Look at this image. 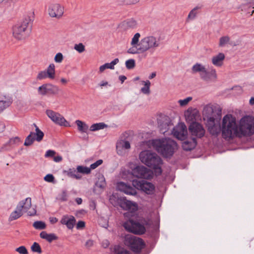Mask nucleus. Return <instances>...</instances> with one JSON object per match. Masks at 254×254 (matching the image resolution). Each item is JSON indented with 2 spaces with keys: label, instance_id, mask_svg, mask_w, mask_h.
<instances>
[{
  "label": "nucleus",
  "instance_id": "nucleus-34",
  "mask_svg": "<svg viewBox=\"0 0 254 254\" xmlns=\"http://www.w3.org/2000/svg\"><path fill=\"white\" fill-rule=\"evenodd\" d=\"M107 126L104 124V123H100L93 124L90 128V130L91 131H96L101 129H103L104 127H106Z\"/></svg>",
  "mask_w": 254,
  "mask_h": 254
},
{
  "label": "nucleus",
  "instance_id": "nucleus-14",
  "mask_svg": "<svg viewBox=\"0 0 254 254\" xmlns=\"http://www.w3.org/2000/svg\"><path fill=\"white\" fill-rule=\"evenodd\" d=\"M60 91V89L57 86L49 83L44 84L38 89L39 94L42 96L48 94L57 95Z\"/></svg>",
  "mask_w": 254,
  "mask_h": 254
},
{
  "label": "nucleus",
  "instance_id": "nucleus-64",
  "mask_svg": "<svg viewBox=\"0 0 254 254\" xmlns=\"http://www.w3.org/2000/svg\"><path fill=\"white\" fill-rule=\"evenodd\" d=\"M107 84H108V82H107V81H102L100 83V86L102 87V86H106Z\"/></svg>",
  "mask_w": 254,
  "mask_h": 254
},
{
  "label": "nucleus",
  "instance_id": "nucleus-31",
  "mask_svg": "<svg viewBox=\"0 0 254 254\" xmlns=\"http://www.w3.org/2000/svg\"><path fill=\"white\" fill-rule=\"evenodd\" d=\"M33 126L35 127L36 131V133H34L33 135L35 140L38 142H40L43 139L44 133L39 128L35 123L33 124Z\"/></svg>",
  "mask_w": 254,
  "mask_h": 254
},
{
  "label": "nucleus",
  "instance_id": "nucleus-49",
  "mask_svg": "<svg viewBox=\"0 0 254 254\" xmlns=\"http://www.w3.org/2000/svg\"><path fill=\"white\" fill-rule=\"evenodd\" d=\"M192 100V97H189L184 100H180L179 103L181 106H186L188 103Z\"/></svg>",
  "mask_w": 254,
  "mask_h": 254
},
{
  "label": "nucleus",
  "instance_id": "nucleus-61",
  "mask_svg": "<svg viewBox=\"0 0 254 254\" xmlns=\"http://www.w3.org/2000/svg\"><path fill=\"white\" fill-rule=\"evenodd\" d=\"M118 254H130V253L127 251L123 249Z\"/></svg>",
  "mask_w": 254,
  "mask_h": 254
},
{
  "label": "nucleus",
  "instance_id": "nucleus-54",
  "mask_svg": "<svg viewBox=\"0 0 254 254\" xmlns=\"http://www.w3.org/2000/svg\"><path fill=\"white\" fill-rule=\"evenodd\" d=\"M56 152L55 151H54V150H48L46 152V154L45 155V157H46V158L52 157L54 156V155L56 154Z\"/></svg>",
  "mask_w": 254,
  "mask_h": 254
},
{
  "label": "nucleus",
  "instance_id": "nucleus-21",
  "mask_svg": "<svg viewBox=\"0 0 254 254\" xmlns=\"http://www.w3.org/2000/svg\"><path fill=\"white\" fill-rule=\"evenodd\" d=\"M197 144L196 138L192 137L190 140H186L182 143V147L184 150L190 151L194 149Z\"/></svg>",
  "mask_w": 254,
  "mask_h": 254
},
{
  "label": "nucleus",
  "instance_id": "nucleus-2",
  "mask_svg": "<svg viewBox=\"0 0 254 254\" xmlns=\"http://www.w3.org/2000/svg\"><path fill=\"white\" fill-rule=\"evenodd\" d=\"M140 34L135 33L131 39V47L127 50V53L131 54L143 53L150 50H155L160 46L159 40L153 36L145 37L139 41Z\"/></svg>",
  "mask_w": 254,
  "mask_h": 254
},
{
  "label": "nucleus",
  "instance_id": "nucleus-11",
  "mask_svg": "<svg viewBox=\"0 0 254 254\" xmlns=\"http://www.w3.org/2000/svg\"><path fill=\"white\" fill-rule=\"evenodd\" d=\"M133 176L138 178L150 179L153 177L152 172L143 166H137L132 170Z\"/></svg>",
  "mask_w": 254,
  "mask_h": 254
},
{
  "label": "nucleus",
  "instance_id": "nucleus-58",
  "mask_svg": "<svg viewBox=\"0 0 254 254\" xmlns=\"http://www.w3.org/2000/svg\"><path fill=\"white\" fill-rule=\"evenodd\" d=\"M85 245L87 247H90L93 245V241L91 240H88Z\"/></svg>",
  "mask_w": 254,
  "mask_h": 254
},
{
  "label": "nucleus",
  "instance_id": "nucleus-53",
  "mask_svg": "<svg viewBox=\"0 0 254 254\" xmlns=\"http://www.w3.org/2000/svg\"><path fill=\"white\" fill-rule=\"evenodd\" d=\"M60 199L63 201L67 200V194L66 190H63L61 194Z\"/></svg>",
  "mask_w": 254,
  "mask_h": 254
},
{
  "label": "nucleus",
  "instance_id": "nucleus-5",
  "mask_svg": "<svg viewBox=\"0 0 254 254\" xmlns=\"http://www.w3.org/2000/svg\"><path fill=\"white\" fill-rule=\"evenodd\" d=\"M139 157L142 163L154 170L156 174L160 175L162 174L161 165L162 160L156 153L149 150H144L140 153Z\"/></svg>",
  "mask_w": 254,
  "mask_h": 254
},
{
  "label": "nucleus",
  "instance_id": "nucleus-3",
  "mask_svg": "<svg viewBox=\"0 0 254 254\" xmlns=\"http://www.w3.org/2000/svg\"><path fill=\"white\" fill-rule=\"evenodd\" d=\"M133 187L122 182L118 183L117 188L118 190L128 195H135L137 192L135 189L142 190L147 194H152L154 192L155 187L151 183L144 180H133L132 181Z\"/></svg>",
  "mask_w": 254,
  "mask_h": 254
},
{
  "label": "nucleus",
  "instance_id": "nucleus-52",
  "mask_svg": "<svg viewBox=\"0 0 254 254\" xmlns=\"http://www.w3.org/2000/svg\"><path fill=\"white\" fill-rule=\"evenodd\" d=\"M46 182L53 183L54 182L55 178L52 174H47L44 178Z\"/></svg>",
  "mask_w": 254,
  "mask_h": 254
},
{
  "label": "nucleus",
  "instance_id": "nucleus-22",
  "mask_svg": "<svg viewBox=\"0 0 254 254\" xmlns=\"http://www.w3.org/2000/svg\"><path fill=\"white\" fill-rule=\"evenodd\" d=\"M75 219L73 216L64 215L61 220V223L65 225L69 229H72L75 223Z\"/></svg>",
  "mask_w": 254,
  "mask_h": 254
},
{
  "label": "nucleus",
  "instance_id": "nucleus-16",
  "mask_svg": "<svg viewBox=\"0 0 254 254\" xmlns=\"http://www.w3.org/2000/svg\"><path fill=\"white\" fill-rule=\"evenodd\" d=\"M172 133L177 138L183 140L187 134L188 131L186 126L184 123H180L173 128Z\"/></svg>",
  "mask_w": 254,
  "mask_h": 254
},
{
  "label": "nucleus",
  "instance_id": "nucleus-4",
  "mask_svg": "<svg viewBox=\"0 0 254 254\" xmlns=\"http://www.w3.org/2000/svg\"><path fill=\"white\" fill-rule=\"evenodd\" d=\"M151 144L153 147L163 157H170L177 149V144L173 140L169 138L153 139Z\"/></svg>",
  "mask_w": 254,
  "mask_h": 254
},
{
  "label": "nucleus",
  "instance_id": "nucleus-43",
  "mask_svg": "<svg viewBox=\"0 0 254 254\" xmlns=\"http://www.w3.org/2000/svg\"><path fill=\"white\" fill-rule=\"evenodd\" d=\"M126 67L128 69H132L135 66V61L133 59H129L126 62Z\"/></svg>",
  "mask_w": 254,
  "mask_h": 254
},
{
  "label": "nucleus",
  "instance_id": "nucleus-1",
  "mask_svg": "<svg viewBox=\"0 0 254 254\" xmlns=\"http://www.w3.org/2000/svg\"><path fill=\"white\" fill-rule=\"evenodd\" d=\"M222 137L225 139L233 138L235 136H251L254 134V117L245 116L240 122V126L236 123L235 117L228 114L223 117L221 127Z\"/></svg>",
  "mask_w": 254,
  "mask_h": 254
},
{
  "label": "nucleus",
  "instance_id": "nucleus-20",
  "mask_svg": "<svg viewBox=\"0 0 254 254\" xmlns=\"http://www.w3.org/2000/svg\"><path fill=\"white\" fill-rule=\"evenodd\" d=\"M122 26L125 30L136 29L138 27V22L134 18H129L122 22Z\"/></svg>",
  "mask_w": 254,
  "mask_h": 254
},
{
  "label": "nucleus",
  "instance_id": "nucleus-50",
  "mask_svg": "<svg viewBox=\"0 0 254 254\" xmlns=\"http://www.w3.org/2000/svg\"><path fill=\"white\" fill-rule=\"evenodd\" d=\"M103 163V160L101 159H99L96 161L95 163L91 164L90 167L89 168H90V170L91 169H95L97 167H98L99 165H101Z\"/></svg>",
  "mask_w": 254,
  "mask_h": 254
},
{
  "label": "nucleus",
  "instance_id": "nucleus-56",
  "mask_svg": "<svg viewBox=\"0 0 254 254\" xmlns=\"http://www.w3.org/2000/svg\"><path fill=\"white\" fill-rule=\"evenodd\" d=\"M36 214V210L33 208L31 210L28 212V215L29 216H34Z\"/></svg>",
  "mask_w": 254,
  "mask_h": 254
},
{
  "label": "nucleus",
  "instance_id": "nucleus-59",
  "mask_svg": "<svg viewBox=\"0 0 254 254\" xmlns=\"http://www.w3.org/2000/svg\"><path fill=\"white\" fill-rule=\"evenodd\" d=\"M103 247L105 248L108 247L109 245V242L108 240H105L102 243Z\"/></svg>",
  "mask_w": 254,
  "mask_h": 254
},
{
  "label": "nucleus",
  "instance_id": "nucleus-42",
  "mask_svg": "<svg viewBox=\"0 0 254 254\" xmlns=\"http://www.w3.org/2000/svg\"><path fill=\"white\" fill-rule=\"evenodd\" d=\"M187 121H191L192 122H195V115L194 113L190 112L189 110L185 114Z\"/></svg>",
  "mask_w": 254,
  "mask_h": 254
},
{
  "label": "nucleus",
  "instance_id": "nucleus-33",
  "mask_svg": "<svg viewBox=\"0 0 254 254\" xmlns=\"http://www.w3.org/2000/svg\"><path fill=\"white\" fill-rule=\"evenodd\" d=\"M12 103V101L10 99L6 100H0V113L2 112L4 109L9 107Z\"/></svg>",
  "mask_w": 254,
  "mask_h": 254
},
{
  "label": "nucleus",
  "instance_id": "nucleus-35",
  "mask_svg": "<svg viewBox=\"0 0 254 254\" xmlns=\"http://www.w3.org/2000/svg\"><path fill=\"white\" fill-rule=\"evenodd\" d=\"M34 132H31L30 134L26 137L24 145L25 146H30L32 145L35 140V137L33 135Z\"/></svg>",
  "mask_w": 254,
  "mask_h": 254
},
{
  "label": "nucleus",
  "instance_id": "nucleus-60",
  "mask_svg": "<svg viewBox=\"0 0 254 254\" xmlns=\"http://www.w3.org/2000/svg\"><path fill=\"white\" fill-rule=\"evenodd\" d=\"M126 79H127V77L125 75H120L119 76V79L121 81L122 83H123Z\"/></svg>",
  "mask_w": 254,
  "mask_h": 254
},
{
  "label": "nucleus",
  "instance_id": "nucleus-12",
  "mask_svg": "<svg viewBox=\"0 0 254 254\" xmlns=\"http://www.w3.org/2000/svg\"><path fill=\"white\" fill-rule=\"evenodd\" d=\"M189 131L192 137L195 136V138H199L202 137L205 132V130L202 126L196 122L190 123L189 127Z\"/></svg>",
  "mask_w": 254,
  "mask_h": 254
},
{
  "label": "nucleus",
  "instance_id": "nucleus-29",
  "mask_svg": "<svg viewBox=\"0 0 254 254\" xmlns=\"http://www.w3.org/2000/svg\"><path fill=\"white\" fill-rule=\"evenodd\" d=\"M205 67L202 64L196 63L194 64L191 68L192 72L193 73H196L198 72L199 73L200 77L203 74L204 71H205Z\"/></svg>",
  "mask_w": 254,
  "mask_h": 254
},
{
  "label": "nucleus",
  "instance_id": "nucleus-27",
  "mask_svg": "<svg viewBox=\"0 0 254 254\" xmlns=\"http://www.w3.org/2000/svg\"><path fill=\"white\" fill-rule=\"evenodd\" d=\"M64 173L68 177L76 179L77 180H80L82 178L81 175L78 174L77 170H75L74 168H69L66 171H64Z\"/></svg>",
  "mask_w": 254,
  "mask_h": 254
},
{
  "label": "nucleus",
  "instance_id": "nucleus-19",
  "mask_svg": "<svg viewBox=\"0 0 254 254\" xmlns=\"http://www.w3.org/2000/svg\"><path fill=\"white\" fill-rule=\"evenodd\" d=\"M201 79L205 81H215L217 78V74L216 70L213 68L207 70L206 68L203 74L201 76Z\"/></svg>",
  "mask_w": 254,
  "mask_h": 254
},
{
  "label": "nucleus",
  "instance_id": "nucleus-48",
  "mask_svg": "<svg viewBox=\"0 0 254 254\" xmlns=\"http://www.w3.org/2000/svg\"><path fill=\"white\" fill-rule=\"evenodd\" d=\"M63 55L61 53H58L55 57L54 60L56 63H61L63 61Z\"/></svg>",
  "mask_w": 254,
  "mask_h": 254
},
{
  "label": "nucleus",
  "instance_id": "nucleus-30",
  "mask_svg": "<svg viewBox=\"0 0 254 254\" xmlns=\"http://www.w3.org/2000/svg\"><path fill=\"white\" fill-rule=\"evenodd\" d=\"M48 78L53 79L55 77V65L54 64H51L45 70Z\"/></svg>",
  "mask_w": 254,
  "mask_h": 254
},
{
  "label": "nucleus",
  "instance_id": "nucleus-7",
  "mask_svg": "<svg viewBox=\"0 0 254 254\" xmlns=\"http://www.w3.org/2000/svg\"><path fill=\"white\" fill-rule=\"evenodd\" d=\"M110 201L113 205H118L126 210L134 212L138 208L137 204L135 202L128 200L125 197H119L116 195L113 194L110 198Z\"/></svg>",
  "mask_w": 254,
  "mask_h": 254
},
{
  "label": "nucleus",
  "instance_id": "nucleus-57",
  "mask_svg": "<svg viewBox=\"0 0 254 254\" xmlns=\"http://www.w3.org/2000/svg\"><path fill=\"white\" fill-rule=\"evenodd\" d=\"M62 157L61 156H55L54 158V161L56 162H60L62 160Z\"/></svg>",
  "mask_w": 254,
  "mask_h": 254
},
{
  "label": "nucleus",
  "instance_id": "nucleus-10",
  "mask_svg": "<svg viewBox=\"0 0 254 254\" xmlns=\"http://www.w3.org/2000/svg\"><path fill=\"white\" fill-rule=\"evenodd\" d=\"M123 226L127 231L135 234H143L146 231L144 226L137 221L134 220L132 218L125 222Z\"/></svg>",
  "mask_w": 254,
  "mask_h": 254
},
{
  "label": "nucleus",
  "instance_id": "nucleus-45",
  "mask_svg": "<svg viewBox=\"0 0 254 254\" xmlns=\"http://www.w3.org/2000/svg\"><path fill=\"white\" fill-rule=\"evenodd\" d=\"M140 0H123L120 4L130 5L138 3Z\"/></svg>",
  "mask_w": 254,
  "mask_h": 254
},
{
  "label": "nucleus",
  "instance_id": "nucleus-38",
  "mask_svg": "<svg viewBox=\"0 0 254 254\" xmlns=\"http://www.w3.org/2000/svg\"><path fill=\"white\" fill-rule=\"evenodd\" d=\"M229 42L230 37L228 36H222L219 39V46L220 47H223L226 44H228Z\"/></svg>",
  "mask_w": 254,
  "mask_h": 254
},
{
  "label": "nucleus",
  "instance_id": "nucleus-25",
  "mask_svg": "<svg viewBox=\"0 0 254 254\" xmlns=\"http://www.w3.org/2000/svg\"><path fill=\"white\" fill-rule=\"evenodd\" d=\"M224 59L225 55L222 53H220L217 55L212 57V63L215 66H221Z\"/></svg>",
  "mask_w": 254,
  "mask_h": 254
},
{
  "label": "nucleus",
  "instance_id": "nucleus-47",
  "mask_svg": "<svg viewBox=\"0 0 254 254\" xmlns=\"http://www.w3.org/2000/svg\"><path fill=\"white\" fill-rule=\"evenodd\" d=\"M74 49L80 53L83 52L85 50V46L82 43L75 44L74 46Z\"/></svg>",
  "mask_w": 254,
  "mask_h": 254
},
{
  "label": "nucleus",
  "instance_id": "nucleus-39",
  "mask_svg": "<svg viewBox=\"0 0 254 254\" xmlns=\"http://www.w3.org/2000/svg\"><path fill=\"white\" fill-rule=\"evenodd\" d=\"M33 226L36 229L38 230L44 229L46 227L45 223L40 221H35L34 222Z\"/></svg>",
  "mask_w": 254,
  "mask_h": 254
},
{
  "label": "nucleus",
  "instance_id": "nucleus-40",
  "mask_svg": "<svg viewBox=\"0 0 254 254\" xmlns=\"http://www.w3.org/2000/svg\"><path fill=\"white\" fill-rule=\"evenodd\" d=\"M96 186L97 187L103 189L106 186L105 179L103 176H102L98 178V181L96 183Z\"/></svg>",
  "mask_w": 254,
  "mask_h": 254
},
{
  "label": "nucleus",
  "instance_id": "nucleus-13",
  "mask_svg": "<svg viewBox=\"0 0 254 254\" xmlns=\"http://www.w3.org/2000/svg\"><path fill=\"white\" fill-rule=\"evenodd\" d=\"M127 239L131 250L135 253H140L145 246L144 242L141 238L133 236Z\"/></svg>",
  "mask_w": 254,
  "mask_h": 254
},
{
  "label": "nucleus",
  "instance_id": "nucleus-24",
  "mask_svg": "<svg viewBox=\"0 0 254 254\" xmlns=\"http://www.w3.org/2000/svg\"><path fill=\"white\" fill-rule=\"evenodd\" d=\"M130 147V143L128 141L121 140L117 143L116 148L117 153L119 155L123 154V149H128Z\"/></svg>",
  "mask_w": 254,
  "mask_h": 254
},
{
  "label": "nucleus",
  "instance_id": "nucleus-37",
  "mask_svg": "<svg viewBox=\"0 0 254 254\" xmlns=\"http://www.w3.org/2000/svg\"><path fill=\"white\" fill-rule=\"evenodd\" d=\"M143 82L144 83V86L141 88V91L143 94H149L150 92V82L149 80H147L146 81H143Z\"/></svg>",
  "mask_w": 254,
  "mask_h": 254
},
{
  "label": "nucleus",
  "instance_id": "nucleus-9",
  "mask_svg": "<svg viewBox=\"0 0 254 254\" xmlns=\"http://www.w3.org/2000/svg\"><path fill=\"white\" fill-rule=\"evenodd\" d=\"M221 109L219 107L210 106L204 107L202 112L204 119H207V123L209 122L211 123L210 124H212L214 120L218 123L220 122L221 118Z\"/></svg>",
  "mask_w": 254,
  "mask_h": 254
},
{
  "label": "nucleus",
  "instance_id": "nucleus-51",
  "mask_svg": "<svg viewBox=\"0 0 254 254\" xmlns=\"http://www.w3.org/2000/svg\"><path fill=\"white\" fill-rule=\"evenodd\" d=\"M46 78H48V77L45 70L39 72L37 76V79L38 80H42Z\"/></svg>",
  "mask_w": 254,
  "mask_h": 254
},
{
  "label": "nucleus",
  "instance_id": "nucleus-8",
  "mask_svg": "<svg viewBox=\"0 0 254 254\" xmlns=\"http://www.w3.org/2000/svg\"><path fill=\"white\" fill-rule=\"evenodd\" d=\"M31 206V198L27 197L19 202L15 210L10 215L8 220L12 221L16 220L22 216L24 212H27Z\"/></svg>",
  "mask_w": 254,
  "mask_h": 254
},
{
  "label": "nucleus",
  "instance_id": "nucleus-23",
  "mask_svg": "<svg viewBox=\"0 0 254 254\" xmlns=\"http://www.w3.org/2000/svg\"><path fill=\"white\" fill-rule=\"evenodd\" d=\"M207 122L208 129L209 132L212 135H217L220 131L221 127L219 122H216V120L213 121L212 124Z\"/></svg>",
  "mask_w": 254,
  "mask_h": 254
},
{
  "label": "nucleus",
  "instance_id": "nucleus-6",
  "mask_svg": "<svg viewBox=\"0 0 254 254\" xmlns=\"http://www.w3.org/2000/svg\"><path fill=\"white\" fill-rule=\"evenodd\" d=\"M31 19L29 17H25L21 22L18 23L13 27V35L18 40L25 39L29 36Z\"/></svg>",
  "mask_w": 254,
  "mask_h": 254
},
{
  "label": "nucleus",
  "instance_id": "nucleus-46",
  "mask_svg": "<svg viewBox=\"0 0 254 254\" xmlns=\"http://www.w3.org/2000/svg\"><path fill=\"white\" fill-rule=\"evenodd\" d=\"M15 251L20 254H28V252L25 246H20L15 249Z\"/></svg>",
  "mask_w": 254,
  "mask_h": 254
},
{
  "label": "nucleus",
  "instance_id": "nucleus-62",
  "mask_svg": "<svg viewBox=\"0 0 254 254\" xmlns=\"http://www.w3.org/2000/svg\"><path fill=\"white\" fill-rule=\"evenodd\" d=\"M75 201L77 204H81L82 202V199L81 198L77 197L75 199Z\"/></svg>",
  "mask_w": 254,
  "mask_h": 254
},
{
  "label": "nucleus",
  "instance_id": "nucleus-41",
  "mask_svg": "<svg viewBox=\"0 0 254 254\" xmlns=\"http://www.w3.org/2000/svg\"><path fill=\"white\" fill-rule=\"evenodd\" d=\"M31 249L33 252L37 253L38 254H41L42 252L40 245L36 242H34L33 244L31 247Z\"/></svg>",
  "mask_w": 254,
  "mask_h": 254
},
{
  "label": "nucleus",
  "instance_id": "nucleus-15",
  "mask_svg": "<svg viewBox=\"0 0 254 254\" xmlns=\"http://www.w3.org/2000/svg\"><path fill=\"white\" fill-rule=\"evenodd\" d=\"M46 114L56 124L64 127L69 126V123L59 113L51 110H47Z\"/></svg>",
  "mask_w": 254,
  "mask_h": 254
},
{
  "label": "nucleus",
  "instance_id": "nucleus-36",
  "mask_svg": "<svg viewBox=\"0 0 254 254\" xmlns=\"http://www.w3.org/2000/svg\"><path fill=\"white\" fill-rule=\"evenodd\" d=\"M77 173L89 174L91 173L90 168L84 166H78L76 168Z\"/></svg>",
  "mask_w": 254,
  "mask_h": 254
},
{
  "label": "nucleus",
  "instance_id": "nucleus-44",
  "mask_svg": "<svg viewBox=\"0 0 254 254\" xmlns=\"http://www.w3.org/2000/svg\"><path fill=\"white\" fill-rule=\"evenodd\" d=\"M200 8V7H199L198 6H196L195 7H194V8H193L189 13V15H188V19H194L196 15V14H197V12H196V10H197L198 9Z\"/></svg>",
  "mask_w": 254,
  "mask_h": 254
},
{
  "label": "nucleus",
  "instance_id": "nucleus-28",
  "mask_svg": "<svg viewBox=\"0 0 254 254\" xmlns=\"http://www.w3.org/2000/svg\"><path fill=\"white\" fill-rule=\"evenodd\" d=\"M40 236L42 239H45L50 243L58 239V237L55 234L53 233L48 234L45 231L41 232Z\"/></svg>",
  "mask_w": 254,
  "mask_h": 254
},
{
  "label": "nucleus",
  "instance_id": "nucleus-32",
  "mask_svg": "<svg viewBox=\"0 0 254 254\" xmlns=\"http://www.w3.org/2000/svg\"><path fill=\"white\" fill-rule=\"evenodd\" d=\"M75 123L78 127V130L81 132H86L88 129V126L84 122L76 120Z\"/></svg>",
  "mask_w": 254,
  "mask_h": 254
},
{
  "label": "nucleus",
  "instance_id": "nucleus-26",
  "mask_svg": "<svg viewBox=\"0 0 254 254\" xmlns=\"http://www.w3.org/2000/svg\"><path fill=\"white\" fill-rule=\"evenodd\" d=\"M119 62V60L118 58L114 59L110 63H106L104 64L101 65L99 67V72H103L106 69L109 68L111 69H114V66L117 64Z\"/></svg>",
  "mask_w": 254,
  "mask_h": 254
},
{
  "label": "nucleus",
  "instance_id": "nucleus-17",
  "mask_svg": "<svg viewBox=\"0 0 254 254\" xmlns=\"http://www.w3.org/2000/svg\"><path fill=\"white\" fill-rule=\"evenodd\" d=\"M158 125L161 133L164 134L170 127L173 126L170 118L166 116L160 117L158 119Z\"/></svg>",
  "mask_w": 254,
  "mask_h": 254
},
{
  "label": "nucleus",
  "instance_id": "nucleus-55",
  "mask_svg": "<svg viewBox=\"0 0 254 254\" xmlns=\"http://www.w3.org/2000/svg\"><path fill=\"white\" fill-rule=\"evenodd\" d=\"M85 222L82 221H79L77 222L76 228L77 229H82L85 227Z\"/></svg>",
  "mask_w": 254,
  "mask_h": 254
},
{
  "label": "nucleus",
  "instance_id": "nucleus-18",
  "mask_svg": "<svg viewBox=\"0 0 254 254\" xmlns=\"http://www.w3.org/2000/svg\"><path fill=\"white\" fill-rule=\"evenodd\" d=\"M64 7L60 4L54 3L51 4L48 8L49 15L51 17H55L58 19L60 18L64 14Z\"/></svg>",
  "mask_w": 254,
  "mask_h": 254
},
{
  "label": "nucleus",
  "instance_id": "nucleus-63",
  "mask_svg": "<svg viewBox=\"0 0 254 254\" xmlns=\"http://www.w3.org/2000/svg\"><path fill=\"white\" fill-rule=\"evenodd\" d=\"M156 75V72H152L149 76V78L150 79H152L153 78H154Z\"/></svg>",
  "mask_w": 254,
  "mask_h": 254
}]
</instances>
